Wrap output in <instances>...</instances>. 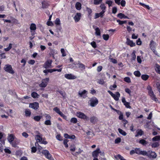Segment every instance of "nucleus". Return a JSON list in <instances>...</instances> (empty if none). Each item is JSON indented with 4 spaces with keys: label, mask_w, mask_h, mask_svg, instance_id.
Here are the masks:
<instances>
[{
    "label": "nucleus",
    "mask_w": 160,
    "mask_h": 160,
    "mask_svg": "<svg viewBox=\"0 0 160 160\" xmlns=\"http://www.w3.org/2000/svg\"><path fill=\"white\" fill-rule=\"evenodd\" d=\"M157 88L158 90V91L160 93V82H158L156 83Z\"/></svg>",
    "instance_id": "48"
},
{
    "label": "nucleus",
    "mask_w": 160,
    "mask_h": 160,
    "mask_svg": "<svg viewBox=\"0 0 160 160\" xmlns=\"http://www.w3.org/2000/svg\"><path fill=\"white\" fill-rule=\"evenodd\" d=\"M30 28L31 30H35L36 29V26L35 24L32 23L31 24Z\"/></svg>",
    "instance_id": "28"
},
{
    "label": "nucleus",
    "mask_w": 160,
    "mask_h": 160,
    "mask_svg": "<svg viewBox=\"0 0 160 160\" xmlns=\"http://www.w3.org/2000/svg\"><path fill=\"white\" fill-rule=\"evenodd\" d=\"M37 151V148L35 147H33L32 148L31 152H32L34 153Z\"/></svg>",
    "instance_id": "62"
},
{
    "label": "nucleus",
    "mask_w": 160,
    "mask_h": 160,
    "mask_svg": "<svg viewBox=\"0 0 160 160\" xmlns=\"http://www.w3.org/2000/svg\"><path fill=\"white\" fill-rule=\"evenodd\" d=\"M19 143V142L18 141H16L14 140L12 142L10 143V144L12 145V146L14 147H16L17 145Z\"/></svg>",
    "instance_id": "20"
},
{
    "label": "nucleus",
    "mask_w": 160,
    "mask_h": 160,
    "mask_svg": "<svg viewBox=\"0 0 160 160\" xmlns=\"http://www.w3.org/2000/svg\"><path fill=\"white\" fill-rule=\"evenodd\" d=\"M70 151H72V152H74L75 150V145L73 144L71 145L70 147Z\"/></svg>",
    "instance_id": "43"
},
{
    "label": "nucleus",
    "mask_w": 160,
    "mask_h": 160,
    "mask_svg": "<svg viewBox=\"0 0 160 160\" xmlns=\"http://www.w3.org/2000/svg\"><path fill=\"white\" fill-rule=\"evenodd\" d=\"M90 105L92 107L95 106L98 103V99L95 97L92 98L89 101Z\"/></svg>",
    "instance_id": "2"
},
{
    "label": "nucleus",
    "mask_w": 160,
    "mask_h": 160,
    "mask_svg": "<svg viewBox=\"0 0 160 160\" xmlns=\"http://www.w3.org/2000/svg\"><path fill=\"white\" fill-rule=\"evenodd\" d=\"M91 45L94 48L97 47L96 43L94 41H93L92 42H91Z\"/></svg>",
    "instance_id": "54"
},
{
    "label": "nucleus",
    "mask_w": 160,
    "mask_h": 160,
    "mask_svg": "<svg viewBox=\"0 0 160 160\" xmlns=\"http://www.w3.org/2000/svg\"><path fill=\"white\" fill-rule=\"evenodd\" d=\"M90 122L93 124H95L98 121L97 118L95 116L91 117L90 119Z\"/></svg>",
    "instance_id": "16"
},
{
    "label": "nucleus",
    "mask_w": 160,
    "mask_h": 160,
    "mask_svg": "<svg viewBox=\"0 0 160 160\" xmlns=\"http://www.w3.org/2000/svg\"><path fill=\"white\" fill-rule=\"evenodd\" d=\"M112 2L110 0H108L106 2V3L108 4L109 7H110L112 6Z\"/></svg>",
    "instance_id": "50"
},
{
    "label": "nucleus",
    "mask_w": 160,
    "mask_h": 160,
    "mask_svg": "<svg viewBox=\"0 0 160 160\" xmlns=\"http://www.w3.org/2000/svg\"><path fill=\"white\" fill-rule=\"evenodd\" d=\"M149 78V76L147 75H142L141 76V78L144 80H146Z\"/></svg>",
    "instance_id": "34"
},
{
    "label": "nucleus",
    "mask_w": 160,
    "mask_h": 160,
    "mask_svg": "<svg viewBox=\"0 0 160 160\" xmlns=\"http://www.w3.org/2000/svg\"><path fill=\"white\" fill-rule=\"evenodd\" d=\"M121 141V139L120 138H118L115 139V143H118L120 142Z\"/></svg>",
    "instance_id": "57"
},
{
    "label": "nucleus",
    "mask_w": 160,
    "mask_h": 160,
    "mask_svg": "<svg viewBox=\"0 0 160 160\" xmlns=\"http://www.w3.org/2000/svg\"><path fill=\"white\" fill-rule=\"evenodd\" d=\"M137 134L135 135L136 137H138L139 136H142V135L143 133V132L140 129H138L136 131Z\"/></svg>",
    "instance_id": "18"
},
{
    "label": "nucleus",
    "mask_w": 160,
    "mask_h": 160,
    "mask_svg": "<svg viewBox=\"0 0 160 160\" xmlns=\"http://www.w3.org/2000/svg\"><path fill=\"white\" fill-rule=\"evenodd\" d=\"M117 9L116 7H114L112 8V13L115 14L117 12Z\"/></svg>",
    "instance_id": "59"
},
{
    "label": "nucleus",
    "mask_w": 160,
    "mask_h": 160,
    "mask_svg": "<svg viewBox=\"0 0 160 160\" xmlns=\"http://www.w3.org/2000/svg\"><path fill=\"white\" fill-rule=\"evenodd\" d=\"M68 142V140L67 139H65L64 140L63 144L65 146L66 148H67L68 147V145L67 143Z\"/></svg>",
    "instance_id": "46"
},
{
    "label": "nucleus",
    "mask_w": 160,
    "mask_h": 160,
    "mask_svg": "<svg viewBox=\"0 0 160 160\" xmlns=\"http://www.w3.org/2000/svg\"><path fill=\"white\" fill-rule=\"evenodd\" d=\"M146 152L147 153L145 155V156H147L150 158H155L157 157V154L154 152L151 151H148V152L146 151Z\"/></svg>",
    "instance_id": "5"
},
{
    "label": "nucleus",
    "mask_w": 160,
    "mask_h": 160,
    "mask_svg": "<svg viewBox=\"0 0 160 160\" xmlns=\"http://www.w3.org/2000/svg\"><path fill=\"white\" fill-rule=\"evenodd\" d=\"M99 151H100V149L97 148L96 150L93 152H92V157L94 158H97L99 154Z\"/></svg>",
    "instance_id": "14"
},
{
    "label": "nucleus",
    "mask_w": 160,
    "mask_h": 160,
    "mask_svg": "<svg viewBox=\"0 0 160 160\" xmlns=\"http://www.w3.org/2000/svg\"><path fill=\"white\" fill-rule=\"evenodd\" d=\"M25 115L26 116H30L31 114V112L29 110L26 109L25 111Z\"/></svg>",
    "instance_id": "39"
},
{
    "label": "nucleus",
    "mask_w": 160,
    "mask_h": 160,
    "mask_svg": "<svg viewBox=\"0 0 160 160\" xmlns=\"http://www.w3.org/2000/svg\"><path fill=\"white\" fill-rule=\"evenodd\" d=\"M135 151L136 153L139 155H142L143 156H145V155L147 153L146 151L144 150L142 151L140 148H136Z\"/></svg>",
    "instance_id": "9"
},
{
    "label": "nucleus",
    "mask_w": 160,
    "mask_h": 160,
    "mask_svg": "<svg viewBox=\"0 0 160 160\" xmlns=\"http://www.w3.org/2000/svg\"><path fill=\"white\" fill-rule=\"evenodd\" d=\"M42 153L44 155L46 158L50 160H52V157L51 155L49 152V151L47 150H43L42 152Z\"/></svg>",
    "instance_id": "7"
},
{
    "label": "nucleus",
    "mask_w": 160,
    "mask_h": 160,
    "mask_svg": "<svg viewBox=\"0 0 160 160\" xmlns=\"http://www.w3.org/2000/svg\"><path fill=\"white\" fill-rule=\"evenodd\" d=\"M15 137L12 134H10L8 138V140L10 143L12 142L14 140Z\"/></svg>",
    "instance_id": "19"
},
{
    "label": "nucleus",
    "mask_w": 160,
    "mask_h": 160,
    "mask_svg": "<svg viewBox=\"0 0 160 160\" xmlns=\"http://www.w3.org/2000/svg\"><path fill=\"white\" fill-rule=\"evenodd\" d=\"M45 117L47 120H50L51 119V117L49 114H45Z\"/></svg>",
    "instance_id": "64"
},
{
    "label": "nucleus",
    "mask_w": 160,
    "mask_h": 160,
    "mask_svg": "<svg viewBox=\"0 0 160 160\" xmlns=\"http://www.w3.org/2000/svg\"><path fill=\"white\" fill-rule=\"evenodd\" d=\"M148 92L149 96L153 100L156 102H157L158 101V99L157 98H156L155 95L154 94V92L152 90L148 91Z\"/></svg>",
    "instance_id": "11"
},
{
    "label": "nucleus",
    "mask_w": 160,
    "mask_h": 160,
    "mask_svg": "<svg viewBox=\"0 0 160 160\" xmlns=\"http://www.w3.org/2000/svg\"><path fill=\"white\" fill-rule=\"evenodd\" d=\"M95 34L97 36L100 35V30L98 28H96L95 29Z\"/></svg>",
    "instance_id": "35"
},
{
    "label": "nucleus",
    "mask_w": 160,
    "mask_h": 160,
    "mask_svg": "<svg viewBox=\"0 0 160 160\" xmlns=\"http://www.w3.org/2000/svg\"><path fill=\"white\" fill-rule=\"evenodd\" d=\"M120 4L122 7H124L125 6L126 2L125 0H122L120 2Z\"/></svg>",
    "instance_id": "56"
},
{
    "label": "nucleus",
    "mask_w": 160,
    "mask_h": 160,
    "mask_svg": "<svg viewBox=\"0 0 160 160\" xmlns=\"http://www.w3.org/2000/svg\"><path fill=\"white\" fill-rule=\"evenodd\" d=\"M159 145V143L158 142H155L152 143L151 146L152 148H156Z\"/></svg>",
    "instance_id": "37"
},
{
    "label": "nucleus",
    "mask_w": 160,
    "mask_h": 160,
    "mask_svg": "<svg viewBox=\"0 0 160 160\" xmlns=\"http://www.w3.org/2000/svg\"><path fill=\"white\" fill-rule=\"evenodd\" d=\"M118 131L123 136H125L127 134L126 132L124 131L122 129H120V128H118Z\"/></svg>",
    "instance_id": "30"
},
{
    "label": "nucleus",
    "mask_w": 160,
    "mask_h": 160,
    "mask_svg": "<svg viewBox=\"0 0 160 160\" xmlns=\"http://www.w3.org/2000/svg\"><path fill=\"white\" fill-rule=\"evenodd\" d=\"M153 141H156L160 140V136H157L154 137L152 139Z\"/></svg>",
    "instance_id": "32"
},
{
    "label": "nucleus",
    "mask_w": 160,
    "mask_h": 160,
    "mask_svg": "<svg viewBox=\"0 0 160 160\" xmlns=\"http://www.w3.org/2000/svg\"><path fill=\"white\" fill-rule=\"evenodd\" d=\"M124 15L121 13H120L117 15V17L120 19L124 18Z\"/></svg>",
    "instance_id": "45"
},
{
    "label": "nucleus",
    "mask_w": 160,
    "mask_h": 160,
    "mask_svg": "<svg viewBox=\"0 0 160 160\" xmlns=\"http://www.w3.org/2000/svg\"><path fill=\"white\" fill-rule=\"evenodd\" d=\"M76 115L78 117L86 120H88L89 119L88 117L86 116L84 113L81 112H77Z\"/></svg>",
    "instance_id": "4"
},
{
    "label": "nucleus",
    "mask_w": 160,
    "mask_h": 160,
    "mask_svg": "<svg viewBox=\"0 0 160 160\" xmlns=\"http://www.w3.org/2000/svg\"><path fill=\"white\" fill-rule=\"evenodd\" d=\"M81 13H77L74 17V19L76 22H78L80 18Z\"/></svg>",
    "instance_id": "17"
},
{
    "label": "nucleus",
    "mask_w": 160,
    "mask_h": 160,
    "mask_svg": "<svg viewBox=\"0 0 160 160\" xmlns=\"http://www.w3.org/2000/svg\"><path fill=\"white\" fill-rule=\"evenodd\" d=\"M98 82L99 84H101V85H103L105 83V82L104 81V80L103 79H99Z\"/></svg>",
    "instance_id": "49"
},
{
    "label": "nucleus",
    "mask_w": 160,
    "mask_h": 160,
    "mask_svg": "<svg viewBox=\"0 0 160 160\" xmlns=\"http://www.w3.org/2000/svg\"><path fill=\"white\" fill-rule=\"evenodd\" d=\"M87 92V91L85 90H83L82 91H79L78 92V95L80 97H82V95L85 94Z\"/></svg>",
    "instance_id": "27"
},
{
    "label": "nucleus",
    "mask_w": 160,
    "mask_h": 160,
    "mask_svg": "<svg viewBox=\"0 0 160 160\" xmlns=\"http://www.w3.org/2000/svg\"><path fill=\"white\" fill-rule=\"evenodd\" d=\"M35 139L37 142H40L42 140V138L39 135H36Z\"/></svg>",
    "instance_id": "21"
},
{
    "label": "nucleus",
    "mask_w": 160,
    "mask_h": 160,
    "mask_svg": "<svg viewBox=\"0 0 160 160\" xmlns=\"http://www.w3.org/2000/svg\"><path fill=\"white\" fill-rule=\"evenodd\" d=\"M53 110L58 114L60 112L59 109L57 107H56L54 108L53 109Z\"/></svg>",
    "instance_id": "51"
},
{
    "label": "nucleus",
    "mask_w": 160,
    "mask_h": 160,
    "mask_svg": "<svg viewBox=\"0 0 160 160\" xmlns=\"http://www.w3.org/2000/svg\"><path fill=\"white\" fill-rule=\"evenodd\" d=\"M155 70L157 72L160 74V66L158 64H156Z\"/></svg>",
    "instance_id": "26"
},
{
    "label": "nucleus",
    "mask_w": 160,
    "mask_h": 160,
    "mask_svg": "<svg viewBox=\"0 0 160 160\" xmlns=\"http://www.w3.org/2000/svg\"><path fill=\"white\" fill-rule=\"evenodd\" d=\"M3 69L5 71L9 73L12 74H13L14 73V72L12 68L11 65L9 64L5 65Z\"/></svg>",
    "instance_id": "1"
},
{
    "label": "nucleus",
    "mask_w": 160,
    "mask_h": 160,
    "mask_svg": "<svg viewBox=\"0 0 160 160\" xmlns=\"http://www.w3.org/2000/svg\"><path fill=\"white\" fill-rule=\"evenodd\" d=\"M126 44L130 46L131 47L135 46L136 45L135 43L133 42V41L131 40L129 38H127V39Z\"/></svg>",
    "instance_id": "13"
},
{
    "label": "nucleus",
    "mask_w": 160,
    "mask_h": 160,
    "mask_svg": "<svg viewBox=\"0 0 160 160\" xmlns=\"http://www.w3.org/2000/svg\"><path fill=\"white\" fill-rule=\"evenodd\" d=\"M108 92L116 101L118 100L120 97V94L118 92H116L115 94H114L110 91L109 90Z\"/></svg>",
    "instance_id": "3"
},
{
    "label": "nucleus",
    "mask_w": 160,
    "mask_h": 160,
    "mask_svg": "<svg viewBox=\"0 0 160 160\" xmlns=\"http://www.w3.org/2000/svg\"><path fill=\"white\" fill-rule=\"evenodd\" d=\"M65 77L68 79H74L77 78V77L72 74H66L65 75Z\"/></svg>",
    "instance_id": "12"
},
{
    "label": "nucleus",
    "mask_w": 160,
    "mask_h": 160,
    "mask_svg": "<svg viewBox=\"0 0 160 160\" xmlns=\"http://www.w3.org/2000/svg\"><path fill=\"white\" fill-rule=\"evenodd\" d=\"M12 48V44L9 43V46L7 48H4V50L5 51L7 52L9 51Z\"/></svg>",
    "instance_id": "41"
},
{
    "label": "nucleus",
    "mask_w": 160,
    "mask_h": 160,
    "mask_svg": "<svg viewBox=\"0 0 160 160\" xmlns=\"http://www.w3.org/2000/svg\"><path fill=\"white\" fill-rule=\"evenodd\" d=\"M47 24L48 25L51 26H52L53 25V24L52 22L49 21L47 22Z\"/></svg>",
    "instance_id": "61"
},
{
    "label": "nucleus",
    "mask_w": 160,
    "mask_h": 160,
    "mask_svg": "<svg viewBox=\"0 0 160 160\" xmlns=\"http://www.w3.org/2000/svg\"><path fill=\"white\" fill-rule=\"evenodd\" d=\"M22 136L25 138H27L28 136V134L26 132H24L22 133Z\"/></svg>",
    "instance_id": "63"
},
{
    "label": "nucleus",
    "mask_w": 160,
    "mask_h": 160,
    "mask_svg": "<svg viewBox=\"0 0 160 160\" xmlns=\"http://www.w3.org/2000/svg\"><path fill=\"white\" fill-rule=\"evenodd\" d=\"M139 143L144 146L146 145L148 143V142L143 139H142L139 140Z\"/></svg>",
    "instance_id": "24"
},
{
    "label": "nucleus",
    "mask_w": 160,
    "mask_h": 160,
    "mask_svg": "<svg viewBox=\"0 0 160 160\" xmlns=\"http://www.w3.org/2000/svg\"><path fill=\"white\" fill-rule=\"evenodd\" d=\"M52 63V60L49 59L47 60L43 66V67L45 68H51V64Z\"/></svg>",
    "instance_id": "8"
},
{
    "label": "nucleus",
    "mask_w": 160,
    "mask_h": 160,
    "mask_svg": "<svg viewBox=\"0 0 160 160\" xmlns=\"http://www.w3.org/2000/svg\"><path fill=\"white\" fill-rule=\"evenodd\" d=\"M100 7L102 10L105 11L104 10L105 9L106 7L104 4H101L100 6Z\"/></svg>",
    "instance_id": "60"
},
{
    "label": "nucleus",
    "mask_w": 160,
    "mask_h": 160,
    "mask_svg": "<svg viewBox=\"0 0 160 160\" xmlns=\"http://www.w3.org/2000/svg\"><path fill=\"white\" fill-rule=\"evenodd\" d=\"M124 81L127 83H130L131 82L130 78L129 77H126L124 79Z\"/></svg>",
    "instance_id": "42"
},
{
    "label": "nucleus",
    "mask_w": 160,
    "mask_h": 160,
    "mask_svg": "<svg viewBox=\"0 0 160 160\" xmlns=\"http://www.w3.org/2000/svg\"><path fill=\"white\" fill-rule=\"evenodd\" d=\"M75 7L78 10H80L81 8V5L80 3L77 2L75 4Z\"/></svg>",
    "instance_id": "25"
},
{
    "label": "nucleus",
    "mask_w": 160,
    "mask_h": 160,
    "mask_svg": "<svg viewBox=\"0 0 160 160\" xmlns=\"http://www.w3.org/2000/svg\"><path fill=\"white\" fill-rule=\"evenodd\" d=\"M105 12V11L102 10L100 13H96L94 18L95 19H96L98 18L99 17H102L103 16V14Z\"/></svg>",
    "instance_id": "15"
},
{
    "label": "nucleus",
    "mask_w": 160,
    "mask_h": 160,
    "mask_svg": "<svg viewBox=\"0 0 160 160\" xmlns=\"http://www.w3.org/2000/svg\"><path fill=\"white\" fill-rule=\"evenodd\" d=\"M42 118V116H36L34 117L33 118V119L36 121L38 122L39 121L40 119Z\"/></svg>",
    "instance_id": "33"
},
{
    "label": "nucleus",
    "mask_w": 160,
    "mask_h": 160,
    "mask_svg": "<svg viewBox=\"0 0 160 160\" xmlns=\"http://www.w3.org/2000/svg\"><path fill=\"white\" fill-rule=\"evenodd\" d=\"M134 75L136 77H139L141 75V73L138 71H136L134 72Z\"/></svg>",
    "instance_id": "40"
},
{
    "label": "nucleus",
    "mask_w": 160,
    "mask_h": 160,
    "mask_svg": "<svg viewBox=\"0 0 160 160\" xmlns=\"http://www.w3.org/2000/svg\"><path fill=\"white\" fill-rule=\"evenodd\" d=\"M93 3L95 5H98L101 3L102 0H93Z\"/></svg>",
    "instance_id": "38"
},
{
    "label": "nucleus",
    "mask_w": 160,
    "mask_h": 160,
    "mask_svg": "<svg viewBox=\"0 0 160 160\" xmlns=\"http://www.w3.org/2000/svg\"><path fill=\"white\" fill-rule=\"evenodd\" d=\"M77 119L76 118H72L70 120V122L74 124H75L77 123Z\"/></svg>",
    "instance_id": "36"
},
{
    "label": "nucleus",
    "mask_w": 160,
    "mask_h": 160,
    "mask_svg": "<svg viewBox=\"0 0 160 160\" xmlns=\"http://www.w3.org/2000/svg\"><path fill=\"white\" fill-rule=\"evenodd\" d=\"M135 51H133L132 54V59L133 60H135L136 58V56L135 54Z\"/></svg>",
    "instance_id": "58"
},
{
    "label": "nucleus",
    "mask_w": 160,
    "mask_h": 160,
    "mask_svg": "<svg viewBox=\"0 0 160 160\" xmlns=\"http://www.w3.org/2000/svg\"><path fill=\"white\" fill-rule=\"evenodd\" d=\"M55 23L57 25H59L60 24V20L58 18H57L55 21Z\"/></svg>",
    "instance_id": "44"
},
{
    "label": "nucleus",
    "mask_w": 160,
    "mask_h": 160,
    "mask_svg": "<svg viewBox=\"0 0 160 160\" xmlns=\"http://www.w3.org/2000/svg\"><path fill=\"white\" fill-rule=\"evenodd\" d=\"M61 52L62 54V56L63 57H65L66 55V53H65L64 49L63 48L61 49Z\"/></svg>",
    "instance_id": "53"
},
{
    "label": "nucleus",
    "mask_w": 160,
    "mask_h": 160,
    "mask_svg": "<svg viewBox=\"0 0 160 160\" xmlns=\"http://www.w3.org/2000/svg\"><path fill=\"white\" fill-rule=\"evenodd\" d=\"M102 37L104 40L107 41L109 39V36L108 34H104L102 35Z\"/></svg>",
    "instance_id": "31"
},
{
    "label": "nucleus",
    "mask_w": 160,
    "mask_h": 160,
    "mask_svg": "<svg viewBox=\"0 0 160 160\" xmlns=\"http://www.w3.org/2000/svg\"><path fill=\"white\" fill-rule=\"evenodd\" d=\"M48 4L45 1L42 2V7L43 8H47L48 7Z\"/></svg>",
    "instance_id": "23"
},
{
    "label": "nucleus",
    "mask_w": 160,
    "mask_h": 160,
    "mask_svg": "<svg viewBox=\"0 0 160 160\" xmlns=\"http://www.w3.org/2000/svg\"><path fill=\"white\" fill-rule=\"evenodd\" d=\"M78 65L79 68H81L83 70H84L85 69V65L82 63H80L79 61L78 62Z\"/></svg>",
    "instance_id": "29"
},
{
    "label": "nucleus",
    "mask_w": 160,
    "mask_h": 160,
    "mask_svg": "<svg viewBox=\"0 0 160 160\" xmlns=\"http://www.w3.org/2000/svg\"><path fill=\"white\" fill-rule=\"evenodd\" d=\"M124 105L126 106L127 108H131V107L130 106V103L128 102H125L124 103Z\"/></svg>",
    "instance_id": "47"
},
{
    "label": "nucleus",
    "mask_w": 160,
    "mask_h": 160,
    "mask_svg": "<svg viewBox=\"0 0 160 160\" xmlns=\"http://www.w3.org/2000/svg\"><path fill=\"white\" fill-rule=\"evenodd\" d=\"M31 95L32 97L34 98H38L39 96V95L35 92H32Z\"/></svg>",
    "instance_id": "22"
},
{
    "label": "nucleus",
    "mask_w": 160,
    "mask_h": 160,
    "mask_svg": "<svg viewBox=\"0 0 160 160\" xmlns=\"http://www.w3.org/2000/svg\"><path fill=\"white\" fill-rule=\"evenodd\" d=\"M44 124L46 125H51V123L50 120H47L45 121Z\"/></svg>",
    "instance_id": "52"
},
{
    "label": "nucleus",
    "mask_w": 160,
    "mask_h": 160,
    "mask_svg": "<svg viewBox=\"0 0 160 160\" xmlns=\"http://www.w3.org/2000/svg\"><path fill=\"white\" fill-rule=\"evenodd\" d=\"M49 80V78H48L43 79L42 80V83L39 84V86L41 87H45L47 86Z\"/></svg>",
    "instance_id": "6"
},
{
    "label": "nucleus",
    "mask_w": 160,
    "mask_h": 160,
    "mask_svg": "<svg viewBox=\"0 0 160 160\" xmlns=\"http://www.w3.org/2000/svg\"><path fill=\"white\" fill-rule=\"evenodd\" d=\"M29 107L34 109L37 110L39 107V103L38 102H34L30 103Z\"/></svg>",
    "instance_id": "10"
},
{
    "label": "nucleus",
    "mask_w": 160,
    "mask_h": 160,
    "mask_svg": "<svg viewBox=\"0 0 160 160\" xmlns=\"http://www.w3.org/2000/svg\"><path fill=\"white\" fill-rule=\"evenodd\" d=\"M154 44H155V42L152 40L150 44V47L152 49H154V47L152 46V45Z\"/></svg>",
    "instance_id": "55"
}]
</instances>
